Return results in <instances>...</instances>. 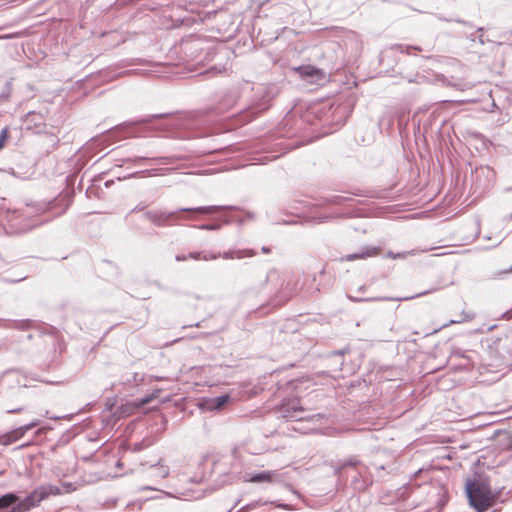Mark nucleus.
<instances>
[{
    "label": "nucleus",
    "instance_id": "nucleus-8",
    "mask_svg": "<svg viewBox=\"0 0 512 512\" xmlns=\"http://www.w3.org/2000/svg\"><path fill=\"white\" fill-rule=\"evenodd\" d=\"M60 494H62V490L59 486L52 484L41 485L31 491L25 498H20L21 512L29 511L49 496H56Z\"/></svg>",
    "mask_w": 512,
    "mask_h": 512
},
{
    "label": "nucleus",
    "instance_id": "nucleus-29",
    "mask_svg": "<svg viewBox=\"0 0 512 512\" xmlns=\"http://www.w3.org/2000/svg\"><path fill=\"white\" fill-rule=\"evenodd\" d=\"M468 319H469V317L466 314L463 313V317H461L460 319L450 320L448 323L443 324L442 326H440L439 328L435 329L430 334L437 333L442 328L448 327L451 324H456V323L464 322V321H466Z\"/></svg>",
    "mask_w": 512,
    "mask_h": 512
},
{
    "label": "nucleus",
    "instance_id": "nucleus-15",
    "mask_svg": "<svg viewBox=\"0 0 512 512\" xmlns=\"http://www.w3.org/2000/svg\"><path fill=\"white\" fill-rule=\"evenodd\" d=\"M284 283L285 281L282 278L280 271L276 268H271L265 275V278L260 286L263 288L267 284H271L275 291H280L284 289Z\"/></svg>",
    "mask_w": 512,
    "mask_h": 512
},
{
    "label": "nucleus",
    "instance_id": "nucleus-7",
    "mask_svg": "<svg viewBox=\"0 0 512 512\" xmlns=\"http://www.w3.org/2000/svg\"><path fill=\"white\" fill-rule=\"evenodd\" d=\"M335 69L352 65L362 53V40L355 32H349L341 43L337 44Z\"/></svg>",
    "mask_w": 512,
    "mask_h": 512
},
{
    "label": "nucleus",
    "instance_id": "nucleus-27",
    "mask_svg": "<svg viewBox=\"0 0 512 512\" xmlns=\"http://www.w3.org/2000/svg\"><path fill=\"white\" fill-rule=\"evenodd\" d=\"M435 16L440 21L456 22V23H459V24H462V25H466V26L472 27V24L470 22H467V21H465L463 19H460V18H446V17L442 16L441 14H437Z\"/></svg>",
    "mask_w": 512,
    "mask_h": 512
},
{
    "label": "nucleus",
    "instance_id": "nucleus-46",
    "mask_svg": "<svg viewBox=\"0 0 512 512\" xmlns=\"http://www.w3.org/2000/svg\"><path fill=\"white\" fill-rule=\"evenodd\" d=\"M106 407H107V409H108L109 411H111V410L113 409V407H114V402H111L110 400H108V401L106 402Z\"/></svg>",
    "mask_w": 512,
    "mask_h": 512
},
{
    "label": "nucleus",
    "instance_id": "nucleus-18",
    "mask_svg": "<svg viewBox=\"0 0 512 512\" xmlns=\"http://www.w3.org/2000/svg\"><path fill=\"white\" fill-rule=\"evenodd\" d=\"M379 252H380V248H378V247L365 246L361 249L360 252L348 254L345 257H343V259L346 261H354L357 259H366L368 257L378 255Z\"/></svg>",
    "mask_w": 512,
    "mask_h": 512
},
{
    "label": "nucleus",
    "instance_id": "nucleus-25",
    "mask_svg": "<svg viewBox=\"0 0 512 512\" xmlns=\"http://www.w3.org/2000/svg\"><path fill=\"white\" fill-rule=\"evenodd\" d=\"M301 381L299 379H291L286 381L284 384H281L280 389H284V391H296L298 389V385Z\"/></svg>",
    "mask_w": 512,
    "mask_h": 512
},
{
    "label": "nucleus",
    "instance_id": "nucleus-48",
    "mask_svg": "<svg viewBox=\"0 0 512 512\" xmlns=\"http://www.w3.org/2000/svg\"><path fill=\"white\" fill-rule=\"evenodd\" d=\"M506 273H512V265L508 269L503 270L500 274H506Z\"/></svg>",
    "mask_w": 512,
    "mask_h": 512
},
{
    "label": "nucleus",
    "instance_id": "nucleus-30",
    "mask_svg": "<svg viewBox=\"0 0 512 512\" xmlns=\"http://www.w3.org/2000/svg\"><path fill=\"white\" fill-rule=\"evenodd\" d=\"M410 252H401V253H394L392 251L387 252L386 257L392 258V259H398V258H405Z\"/></svg>",
    "mask_w": 512,
    "mask_h": 512
},
{
    "label": "nucleus",
    "instance_id": "nucleus-32",
    "mask_svg": "<svg viewBox=\"0 0 512 512\" xmlns=\"http://www.w3.org/2000/svg\"><path fill=\"white\" fill-rule=\"evenodd\" d=\"M232 222H237L239 225H241V224H243L244 219H242V218L234 219L232 217H225V218H223V221L221 222V224L223 226V225H228Z\"/></svg>",
    "mask_w": 512,
    "mask_h": 512
},
{
    "label": "nucleus",
    "instance_id": "nucleus-47",
    "mask_svg": "<svg viewBox=\"0 0 512 512\" xmlns=\"http://www.w3.org/2000/svg\"><path fill=\"white\" fill-rule=\"evenodd\" d=\"M330 218V216L328 215H323L321 217H319V222L322 223V222H326L328 221V219Z\"/></svg>",
    "mask_w": 512,
    "mask_h": 512
},
{
    "label": "nucleus",
    "instance_id": "nucleus-31",
    "mask_svg": "<svg viewBox=\"0 0 512 512\" xmlns=\"http://www.w3.org/2000/svg\"><path fill=\"white\" fill-rule=\"evenodd\" d=\"M8 132H9L8 127H4V128L1 130V133H0V150L3 148V146H4V142H5V141H6V139L8 138Z\"/></svg>",
    "mask_w": 512,
    "mask_h": 512
},
{
    "label": "nucleus",
    "instance_id": "nucleus-13",
    "mask_svg": "<svg viewBox=\"0 0 512 512\" xmlns=\"http://www.w3.org/2000/svg\"><path fill=\"white\" fill-rule=\"evenodd\" d=\"M20 497L15 493H7L0 497V512H21Z\"/></svg>",
    "mask_w": 512,
    "mask_h": 512
},
{
    "label": "nucleus",
    "instance_id": "nucleus-21",
    "mask_svg": "<svg viewBox=\"0 0 512 512\" xmlns=\"http://www.w3.org/2000/svg\"><path fill=\"white\" fill-rule=\"evenodd\" d=\"M350 200L348 197H344L341 195H333L328 198H325L322 203L319 205H342L344 202Z\"/></svg>",
    "mask_w": 512,
    "mask_h": 512
},
{
    "label": "nucleus",
    "instance_id": "nucleus-37",
    "mask_svg": "<svg viewBox=\"0 0 512 512\" xmlns=\"http://www.w3.org/2000/svg\"><path fill=\"white\" fill-rule=\"evenodd\" d=\"M411 50H415V51H422V48L419 47V46H406V53L407 54H411Z\"/></svg>",
    "mask_w": 512,
    "mask_h": 512
},
{
    "label": "nucleus",
    "instance_id": "nucleus-3",
    "mask_svg": "<svg viewBox=\"0 0 512 512\" xmlns=\"http://www.w3.org/2000/svg\"><path fill=\"white\" fill-rule=\"evenodd\" d=\"M334 474L338 481L350 482L351 488L356 492H363L373 484V476L368 467L356 457H351L334 468Z\"/></svg>",
    "mask_w": 512,
    "mask_h": 512
},
{
    "label": "nucleus",
    "instance_id": "nucleus-20",
    "mask_svg": "<svg viewBox=\"0 0 512 512\" xmlns=\"http://www.w3.org/2000/svg\"><path fill=\"white\" fill-rule=\"evenodd\" d=\"M276 476H277V474L274 471H261V472L249 475V478L247 479V481L253 482V483L271 482L274 480V478Z\"/></svg>",
    "mask_w": 512,
    "mask_h": 512
},
{
    "label": "nucleus",
    "instance_id": "nucleus-6",
    "mask_svg": "<svg viewBox=\"0 0 512 512\" xmlns=\"http://www.w3.org/2000/svg\"><path fill=\"white\" fill-rule=\"evenodd\" d=\"M335 69L352 65L362 53V40L355 32H349L341 43L337 44Z\"/></svg>",
    "mask_w": 512,
    "mask_h": 512
},
{
    "label": "nucleus",
    "instance_id": "nucleus-28",
    "mask_svg": "<svg viewBox=\"0 0 512 512\" xmlns=\"http://www.w3.org/2000/svg\"><path fill=\"white\" fill-rule=\"evenodd\" d=\"M195 227L200 230L217 231V230L221 229L222 224L220 222H217V223H210V224H200Z\"/></svg>",
    "mask_w": 512,
    "mask_h": 512
},
{
    "label": "nucleus",
    "instance_id": "nucleus-17",
    "mask_svg": "<svg viewBox=\"0 0 512 512\" xmlns=\"http://www.w3.org/2000/svg\"><path fill=\"white\" fill-rule=\"evenodd\" d=\"M349 352V348L334 350L328 353L327 358L331 361L330 366L334 371H341L344 364L343 357Z\"/></svg>",
    "mask_w": 512,
    "mask_h": 512
},
{
    "label": "nucleus",
    "instance_id": "nucleus-38",
    "mask_svg": "<svg viewBox=\"0 0 512 512\" xmlns=\"http://www.w3.org/2000/svg\"><path fill=\"white\" fill-rule=\"evenodd\" d=\"M175 260L178 261V262L186 261V260H188V257L185 254H177L175 256Z\"/></svg>",
    "mask_w": 512,
    "mask_h": 512
},
{
    "label": "nucleus",
    "instance_id": "nucleus-4",
    "mask_svg": "<svg viewBox=\"0 0 512 512\" xmlns=\"http://www.w3.org/2000/svg\"><path fill=\"white\" fill-rule=\"evenodd\" d=\"M165 116L164 114H155L137 121L125 122L113 128L110 135L120 140L127 137H146L152 131H167L172 126L170 122L156 123Z\"/></svg>",
    "mask_w": 512,
    "mask_h": 512
},
{
    "label": "nucleus",
    "instance_id": "nucleus-12",
    "mask_svg": "<svg viewBox=\"0 0 512 512\" xmlns=\"http://www.w3.org/2000/svg\"><path fill=\"white\" fill-rule=\"evenodd\" d=\"M231 401L229 394H222L215 397L205 398L202 402V408L209 411H221Z\"/></svg>",
    "mask_w": 512,
    "mask_h": 512
},
{
    "label": "nucleus",
    "instance_id": "nucleus-22",
    "mask_svg": "<svg viewBox=\"0 0 512 512\" xmlns=\"http://www.w3.org/2000/svg\"><path fill=\"white\" fill-rule=\"evenodd\" d=\"M152 468L154 469L153 476L155 477L166 478L170 473L169 467L161 464V461L155 465H152Z\"/></svg>",
    "mask_w": 512,
    "mask_h": 512
},
{
    "label": "nucleus",
    "instance_id": "nucleus-49",
    "mask_svg": "<svg viewBox=\"0 0 512 512\" xmlns=\"http://www.w3.org/2000/svg\"><path fill=\"white\" fill-rule=\"evenodd\" d=\"M276 507L287 509L289 507V505L288 504H277Z\"/></svg>",
    "mask_w": 512,
    "mask_h": 512
},
{
    "label": "nucleus",
    "instance_id": "nucleus-10",
    "mask_svg": "<svg viewBox=\"0 0 512 512\" xmlns=\"http://www.w3.org/2000/svg\"><path fill=\"white\" fill-rule=\"evenodd\" d=\"M269 108L267 103H261L252 105L239 112L236 116V122L238 125H244L255 119L260 113L266 111Z\"/></svg>",
    "mask_w": 512,
    "mask_h": 512
},
{
    "label": "nucleus",
    "instance_id": "nucleus-40",
    "mask_svg": "<svg viewBox=\"0 0 512 512\" xmlns=\"http://www.w3.org/2000/svg\"><path fill=\"white\" fill-rule=\"evenodd\" d=\"M151 399H152V397H148V396L140 399L139 406L146 405Z\"/></svg>",
    "mask_w": 512,
    "mask_h": 512
},
{
    "label": "nucleus",
    "instance_id": "nucleus-43",
    "mask_svg": "<svg viewBox=\"0 0 512 512\" xmlns=\"http://www.w3.org/2000/svg\"><path fill=\"white\" fill-rule=\"evenodd\" d=\"M63 487L66 489L67 492H70L73 488V485L71 483H63Z\"/></svg>",
    "mask_w": 512,
    "mask_h": 512
},
{
    "label": "nucleus",
    "instance_id": "nucleus-42",
    "mask_svg": "<svg viewBox=\"0 0 512 512\" xmlns=\"http://www.w3.org/2000/svg\"><path fill=\"white\" fill-rule=\"evenodd\" d=\"M503 317L506 318V319H511L512 318V308L510 310L506 311L503 314Z\"/></svg>",
    "mask_w": 512,
    "mask_h": 512
},
{
    "label": "nucleus",
    "instance_id": "nucleus-33",
    "mask_svg": "<svg viewBox=\"0 0 512 512\" xmlns=\"http://www.w3.org/2000/svg\"><path fill=\"white\" fill-rule=\"evenodd\" d=\"M188 259L192 260H203V252L195 251L187 254Z\"/></svg>",
    "mask_w": 512,
    "mask_h": 512
},
{
    "label": "nucleus",
    "instance_id": "nucleus-1",
    "mask_svg": "<svg viewBox=\"0 0 512 512\" xmlns=\"http://www.w3.org/2000/svg\"><path fill=\"white\" fill-rule=\"evenodd\" d=\"M275 413L279 417L295 423L292 429L303 434L313 433L318 430L323 419V415L320 413H307L296 397L284 399L277 407Z\"/></svg>",
    "mask_w": 512,
    "mask_h": 512
},
{
    "label": "nucleus",
    "instance_id": "nucleus-52",
    "mask_svg": "<svg viewBox=\"0 0 512 512\" xmlns=\"http://www.w3.org/2000/svg\"><path fill=\"white\" fill-rule=\"evenodd\" d=\"M144 489H147V490H155L154 488H152V487H149V486H147V487H144Z\"/></svg>",
    "mask_w": 512,
    "mask_h": 512
},
{
    "label": "nucleus",
    "instance_id": "nucleus-50",
    "mask_svg": "<svg viewBox=\"0 0 512 512\" xmlns=\"http://www.w3.org/2000/svg\"><path fill=\"white\" fill-rule=\"evenodd\" d=\"M137 376H138V375H137V373H134V376H133V382H134L135 384H138Z\"/></svg>",
    "mask_w": 512,
    "mask_h": 512
},
{
    "label": "nucleus",
    "instance_id": "nucleus-44",
    "mask_svg": "<svg viewBox=\"0 0 512 512\" xmlns=\"http://www.w3.org/2000/svg\"><path fill=\"white\" fill-rule=\"evenodd\" d=\"M152 171H153V170H144V171H141V172H136V173H134V174H133V176L138 175V174L151 175V172H152Z\"/></svg>",
    "mask_w": 512,
    "mask_h": 512
},
{
    "label": "nucleus",
    "instance_id": "nucleus-35",
    "mask_svg": "<svg viewBox=\"0 0 512 512\" xmlns=\"http://www.w3.org/2000/svg\"><path fill=\"white\" fill-rule=\"evenodd\" d=\"M221 256V253H203V260L209 261V260H216Z\"/></svg>",
    "mask_w": 512,
    "mask_h": 512
},
{
    "label": "nucleus",
    "instance_id": "nucleus-16",
    "mask_svg": "<svg viewBox=\"0 0 512 512\" xmlns=\"http://www.w3.org/2000/svg\"><path fill=\"white\" fill-rule=\"evenodd\" d=\"M171 157H148V156H136L133 158H127L125 162H132L135 165H145V164H168L171 163Z\"/></svg>",
    "mask_w": 512,
    "mask_h": 512
},
{
    "label": "nucleus",
    "instance_id": "nucleus-36",
    "mask_svg": "<svg viewBox=\"0 0 512 512\" xmlns=\"http://www.w3.org/2000/svg\"><path fill=\"white\" fill-rule=\"evenodd\" d=\"M453 357H458V358H467V356L465 355V352L458 349V350H455L452 354Z\"/></svg>",
    "mask_w": 512,
    "mask_h": 512
},
{
    "label": "nucleus",
    "instance_id": "nucleus-34",
    "mask_svg": "<svg viewBox=\"0 0 512 512\" xmlns=\"http://www.w3.org/2000/svg\"><path fill=\"white\" fill-rule=\"evenodd\" d=\"M433 289H430V290H426V291H423V292H419L415 295H412V296H408V297H404V298H397L396 300H410V299H414L416 297H421V296H424V295H427L428 293L432 292Z\"/></svg>",
    "mask_w": 512,
    "mask_h": 512
},
{
    "label": "nucleus",
    "instance_id": "nucleus-9",
    "mask_svg": "<svg viewBox=\"0 0 512 512\" xmlns=\"http://www.w3.org/2000/svg\"><path fill=\"white\" fill-rule=\"evenodd\" d=\"M39 423L40 421L38 419H34L33 421L23 426L17 427L9 432L0 435V444L10 445L16 442L17 440L21 439L29 430L38 426Z\"/></svg>",
    "mask_w": 512,
    "mask_h": 512
},
{
    "label": "nucleus",
    "instance_id": "nucleus-39",
    "mask_svg": "<svg viewBox=\"0 0 512 512\" xmlns=\"http://www.w3.org/2000/svg\"><path fill=\"white\" fill-rule=\"evenodd\" d=\"M23 410H24V407L12 408V409H8L7 413H9V414L19 413Z\"/></svg>",
    "mask_w": 512,
    "mask_h": 512
},
{
    "label": "nucleus",
    "instance_id": "nucleus-5",
    "mask_svg": "<svg viewBox=\"0 0 512 512\" xmlns=\"http://www.w3.org/2000/svg\"><path fill=\"white\" fill-rule=\"evenodd\" d=\"M465 490L470 506L477 512H485L495 503L496 496L483 481L467 480Z\"/></svg>",
    "mask_w": 512,
    "mask_h": 512
},
{
    "label": "nucleus",
    "instance_id": "nucleus-23",
    "mask_svg": "<svg viewBox=\"0 0 512 512\" xmlns=\"http://www.w3.org/2000/svg\"><path fill=\"white\" fill-rule=\"evenodd\" d=\"M273 504H274V502L256 500V501H253L251 503H248V504L242 506L239 510H237V512H249L258 507L265 506V505H273Z\"/></svg>",
    "mask_w": 512,
    "mask_h": 512
},
{
    "label": "nucleus",
    "instance_id": "nucleus-26",
    "mask_svg": "<svg viewBox=\"0 0 512 512\" xmlns=\"http://www.w3.org/2000/svg\"><path fill=\"white\" fill-rule=\"evenodd\" d=\"M348 298H349L351 301L356 302V303H360V302H370V301H390V300H394L393 298H389V297H368V298H358V297L348 296Z\"/></svg>",
    "mask_w": 512,
    "mask_h": 512
},
{
    "label": "nucleus",
    "instance_id": "nucleus-24",
    "mask_svg": "<svg viewBox=\"0 0 512 512\" xmlns=\"http://www.w3.org/2000/svg\"><path fill=\"white\" fill-rule=\"evenodd\" d=\"M32 325V321L29 319L26 320H13L9 321L6 327L8 328H14V329H20V330H26L30 328Z\"/></svg>",
    "mask_w": 512,
    "mask_h": 512
},
{
    "label": "nucleus",
    "instance_id": "nucleus-53",
    "mask_svg": "<svg viewBox=\"0 0 512 512\" xmlns=\"http://www.w3.org/2000/svg\"><path fill=\"white\" fill-rule=\"evenodd\" d=\"M68 208V204L65 206L64 209H62L61 213H64L66 211V209Z\"/></svg>",
    "mask_w": 512,
    "mask_h": 512
},
{
    "label": "nucleus",
    "instance_id": "nucleus-2",
    "mask_svg": "<svg viewBox=\"0 0 512 512\" xmlns=\"http://www.w3.org/2000/svg\"><path fill=\"white\" fill-rule=\"evenodd\" d=\"M237 206L233 205H211V206H199V207H188L180 208L176 211H166L160 209H151L144 212V218L160 228H166L176 225H182L184 217L182 213H199V214H213L224 210H238Z\"/></svg>",
    "mask_w": 512,
    "mask_h": 512
},
{
    "label": "nucleus",
    "instance_id": "nucleus-51",
    "mask_svg": "<svg viewBox=\"0 0 512 512\" xmlns=\"http://www.w3.org/2000/svg\"><path fill=\"white\" fill-rule=\"evenodd\" d=\"M365 289H366L365 286H360L358 291L363 292V291H365Z\"/></svg>",
    "mask_w": 512,
    "mask_h": 512
},
{
    "label": "nucleus",
    "instance_id": "nucleus-54",
    "mask_svg": "<svg viewBox=\"0 0 512 512\" xmlns=\"http://www.w3.org/2000/svg\"><path fill=\"white\" fill-rule=\"evenodd\" d=\"M479 41H480V43H483L482 36L479 37Z\"/></svg>",
    "mask_w": 512,
    "mask_h": 512
},
{
    "label": "nucleus",
    "instance_id": "nucleus-41",
    "mask_svg": "<svg viewBox=\"0 0 512 512\" xmlns=\"http://www.w3.org/2000/svg\"><path fill=\"white\" fill-rule=\"evenodd\" d=\"M145 206L142 205V204H138L136 205L132 210H131V213H134V212H138V211H142L144 210Z\"/></svg>",
    "mask_w": 512,
    "mask_h": 512
},
{
    "label": "nucleus",
    "instance_id": "nucleus-45",
    "mask_svg": "<svg viewBox=\"0 0 512 512\" xmlns=\"http://www.w3.org/2000/svg\"><path fill=\"white\" fill-rule=\"evenodd\" d=\"M261 251H262V253H264V254H268V253H270V252H271V248H270V247H268V246H263V247L261 248Z\"/></svg>",
    "mask_w": 512,
    "mask_h": 512
},
{
    "label": "nucleus",
    "instance_id": "nucleus-14",
    "mask_svg": "<svg viewBox=\"0 0 512 512\" xmlns=\"http://www.w3.org/2000/svg\"><path fill=\"white\" fill-rule=\"evenodd\" d=\"M45 116L40 112L30 111L25 115V122L28 124L27 129H34L37 133L44 131L46 127Z\"/></svg>",
    "mask_w": 512,
    "mask_h": 512
},
{
    "label": "nucleus",
    "instance_id": "nucleus-19",
    "mask_svg": "<svg viewBox=\"0 0 512 512\" xmlns=\"http://www.w3.org/2000/svg\"><path fill=\"white\" fill-rule=\"evenodd\" d=\"M256 255V252L252 249H238V250H228L221 253L222 258L224 259H242L245 257H252Z\"/></svg>",
    "mask_w": 512,
    "mask_h": 512
},
{
    "label": "nucleus",
    "instance_id": "nucleus-11",
    "mask_svg": "<svg viewBox=\"0 0 512 512\" xmlns=\"http://www.w3.org/2000/svg\"><path fill=\"white\" fill-rule=\"evenodd\" d=\"M299 75L311 84L319 83L325 79V73L312 65H302L296 68Z\"/></svg>",
    "mask_w": 512,
    "mask_h": 512
}]
</instances>
